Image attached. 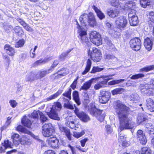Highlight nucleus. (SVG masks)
I'll return each instance as SVG.
<instances>
[{"mask_svg":"<svg viewBox=\"0 0 154 154\" xmlns=\"http://www.w3.org/2000/svg\"><path fill=\"white\" fill-rule=\"evenodd\" d=\"M116 112L118 115L119 122V128L121 131L124 129L132 130L135 129L136 125L128 117L129 108L119 101H117L114 106Z\"/></svg>","mask_w":154,"mask_h":154,"instance_id":"obj_1","label":"nucleus"},{"mask_svg":"<svg viewBox=\"0 0 154 154\" xmlns=\"http://www.w3.org/2000/svg\"><path fill=\"white\" fill-rule=\"evenodd\" d=\"M88 110L92 116L96 117L100 122L104 120L105 114L104 113L101 114L102 111L97 109L95 103H90L88 106Z\"/></svg>","mask_w":154,"mask_h":154,"instance_id":"obj_2","label":"nucleus"},{"mask_svg":"<svg viewBox=\"0 0 154 154\" xmlns=\"http://www.w3.org/2000/svg\"><path fill=\"white\" fill-rule=\"evenodd\" d=\"M77 25V28L78 29V33L79 34V37L80 39V41L83 44L88 46L89 45V42L88 38L87 36L86 30L80 26L77 20H75Z\"/></svg>","mask_w":154,"mask_h":154,"instance_id":"obj_3","label":"nucleus"},{"mask_svg":"<svg viewBox=\"0 0 154 154\" xmlns=\"http://www.w3.org/2000/svg\"><path fill=\"white\" fill-rule=\"evenodd\" d=\"M62 108L61 104L59 102L54 103L50 112H48V115L51 119L59 120L60 119L58 117V112Z\"/></svg>","mask_w":154,"mask_h":154,"instance_id":"obj_4","label":"nucleus"},{"mask_svg":"<svg viewBox=\"0 0 154 154\" xmlns=\"http://www.w3.org/2000/svg\"><path fill=\"white\" fill-rule=\"evenodd\" d=\"M88 54L90 55L92 60L94 62H99L101 59V53L100 51L96 48H93L91 50L89 49Z\"/></svg>","mask_w":154,"mask_h":154,"instance_id":"obj_5","label":"nucleus"},{"mask_svg":"<svg viewBox=\"0 0 154 154\" xmlns=\"http://www.w3.org/2000/svg\"><path fill=\"white\" fill-rule=\"evenodd\" d=\"M42 133L46 137H52L53 133L52 125L51 123L45 124L42 127Z\"/></svg>","mask_w":154,"mask_h":154,"instance_id":"obj_6","label":"nucleus"},{"mask_svg":"<svg viewBox=\"0 0 154 154\" xmlns=\"http://www.w3.org/2000/svg\"><path fill=\"white\" fill-rule=\"evenodd\" d=\"M75 108L74 112L82 122H86L90 121V118L88 115L83 111H80L79 109L74 105Z\"/></svg>","mask_w":154,"mask_h":154,"instance_id":"obj_7","label":"nucleus"},{"mask_svg":"<svg viewBox=\"0 0 154 154\" xmlns=\"http://www.w3.org/2000/svg\"><path fill=\"white\" fill-rule=\"evenodd\" d=\"M72 117L71 116H68L66 118V120L68 121L66 123L67 125H68L71 128L76 130L80 127L79 124V119H74L73 120Z\"/></svg>","mask_w":154,"mask_h":154,"instance_id":"obj_8","label":"nucleus"},{"mask_svg":"<svg viewBox=\"0 0 154 154\" xmlns=\"http://www.w3.org/2000/svg\"><path fill=\"white\" fill-rule=\"evenodd\" d=\"M130 47L135 51H137L140 48L141 42L138 38H135L131 39L130 42Z\"/></svg>","mask_w":154,"mask_h":154,"instance_id":"obj_9","label":"nucleus"},{"mask_svg":"<svg viewBox=\"0 0 154 154\" xmlns=\"http://www.w3.org/2000/svg\"><path fill=\"white\" fill-rule=\"evenodd\" d=\"M110 98L109 93L108 92L101 91L99 96V101L100 103L105 104L109 101Z\"/></svg>","mask_w":154,"mask_h":154,"instance_id":"obj_10","label":"nucleus"},{"mask_svg":"<svg viewBox=\"0 0 154 154\" xmlns=\"http://www.w3.org/2000/svg\"><path fill=\"white\" fill-rule=\"evenodd\" d=\"M125 10L129 11V13H135L136 11L135 9L136 8L135 3L132 1L127 2L123 7Z\"/></svg>","mask_w":154,"mask_h":154,"instance_id":"obj_11","label":"nucleus"},{"mask_svg":"<svg viewBox=\"0 0 154 154\" xmlns=\"http://www.w3.org/2000/svg\"><path fill=\"white\" fill-rule=\"evenodd\" d=\"M116 25L121 29L126 27L127 23V20L124 17H120L116 21Z\"/></svg>","mask_w":154,"mask_h":154,"instance_id":"obj_12","label":"nucleus"},{"mask_svg":"<svg viewBox=\"0 0 154 154\" xmlns=\"http://www.w3.org/2000/svg\"><path fill=\"white\" fill-rule=\"evenodd\" d=\"M141 91L144 94L148 95H151L154 93V88L152 85L146 84L141 89Z\"/></svg>","mask_w":154,"mask_h":154,"instance_id":"obj_13","label":"nucleus"},{"mask_svg":"<svg viewBox=\"0 0 154 154\" xmlns=\"http://www.w3.org/2000/svg\"><path fill=\"white\" fill-rule=\"evenodd\" d=\"M110 79L108 77H105L101 80L96 84L94 86V88L96 90H98L106 86V84Z\"/></svg>","mask_w":154,"mask_h":154,"instance_id":"obj_14","label":"nucleus"},{"mask_svg":"<svg viewBox=\"0 0 154 154\" xmlns=\"http://www.w3.org/2000/svg\"><path fill=\"white\" fill-rule=\"evenodd\" d=\"M137 137L141 144L143 145L146 144L147 140L145 135L142 130H139L137 131Z\"/></svg>","mask_w":154,"mask_h":154,"instance_id":"obj_15","label":"nucleus"},{"mask_svg":"<svg viewBox=\"0 0 154 154\" xmlns=\"http://www.w3.org/2000/svg\"><path fill=\"white\" fill-rule=\"evenodd\" d=\"M133 14H135V13H131L128 14L129 21L131 26H136L139 23L138 17L137 16L132 15Z\"/></svg>","mask_w":154,"mask_h":154,"instance_id":"obj_16","label":"nucleus"},{"mask_svg":"<svg viewBox=\"0 0 154 154\" xmlns=\"http://www.w3.org/2000/svg\"><path fill=\"white\" fill-rule=\"evenodd\" d=\"M46 143L53 148H55L58 146V140L55 137H51L46 141Z\"/></svg>","mask_w":154,"mask_h":154,"instance_id":"obj_17","label":"nucleus"},{"mask_svg":"<svg viewBox=\"0 0 154 154\" xmlns=\"http://www.w3.org/2000/svg\"><path fill=\"white\" fill-rule=\"evenodd\" d=\"M37 72H31L28 73L26 76V80L27 82H32L38 79Z\"/></svg>","mask_w":154,"mask_h":154,"instance_id":"obj_18","label":"nucleus"},{"mask_svg":"<svg viewBox=\"0 0 154 154\" xmlns=\"http://www.w3.org/2000/svg\"><path fill=\"white\" fill-rule=\"evenodd\" d=\"M89 14H88L85 13L81 15L79 18V21L82 25L83 27V26H86L88 23L89 20Z\"/></svg>","mask_w":154,"mask_h":154,"instance_id":"obj_19","label":"nucleus"},{"mask_svg":"<svg viewBox=\"0 0 154 154\" xmlns=\"http://www.w3.org/2000/svg\"><path fill=\"white\" fill-rule=\"evenodd\" d=\"M120 12L118 9H108L107 11V14L111 17L115 18L118 16Z\"/></svg>","mask_w":154,"mask_h":154,"instance_id":"obj_20","label":"nucleus"},{"mask_svg":"<svg viewBox=\"0 0 154 154\" xmlns=\"http://www.w3.org/2000/svg\"><path fill=\"white\" fill-rule=\"evenodd\" d=\"M11 143L9 140H5L4 142L2 143L0 146V153H2L5 152V150L8 148H11Z\"/></svg>","mask_w":154,"mask_h":154,"instance_id":"obj_21","label":"nucleus"},{"mask_svg":"<svg viewBox=\"0 0 154 154\" xmlns=\"http://www.w3.org/2000/svg\"><path fill=\"white\" fill-rule=\"evenodd\" d=\"M119 143L123 146H128L129 145V142L126 140V137H125L124 135L120 134L118 138Z\"/></svg>","mask_w":154,"mask_h":154,"instance_id":"obj_22","label":"nucleus"},{"mask_svg":"<svg viewBox=\"0 0 154 154\" xmlns=\"http://www.w3.org/2000/svg\"><path fill=\"white\" fill-rule=\"evenodd\" d=\"M98 79V78H93L88 81L85 82L83 85L81 87L80 90L81 89L85 90H87L90 87L92 83L93 82H95V81L97 80Z\"/></svg>","mask_w":154,"mask_h":154,"instance_id":"obj_23","label":"nucleus"},{"mask_svg":"<svg viewBox=\"0 0 154 154\" xmlns=\"http://www.w3.org/2000/svg\"><path fill=\"white\" fill-rule=\"evenodd\" d=\"M146 106L147 109L150 111H154V101L151 98L146 100Z\"/></svg>","mask_w":154,"mask_h":154,"instance_id":"obj_24","label":"nucleus"},{"mask_svg":"<svg viewBox=\"0 0 154 154\" xmlns=\"http://www.w3.org/2000/svg\"><path fill=\"white\" fill-rule=\"evenodd\" d=\"M59 128L61 131L63 132L65 134L66 136L69 140H72L71 134L69 129L66 127H63L61 125H59Z\"/></svg>","mask_w":154,"mask_h":154,"instance_id":"obj_25","label":"nucleus"},{"mask_svg":"<svg viewBox=\"0 0 154 154\" xmlns=\"http://www.w3.org/2000/svg\"><path fill=\"white\" fill-rule=\"evenodd\" d=\"M144 45L148 51H150L152 49V40L148 38H147L144 40Z\"/></svg>","mask_w":154,"mask_h":154,"instance_id":"obj_26","label":"nucleus"},{"mask_svg":"<svg viewBox=\"0 0 154 154\" xmlns=\"http://www.w3.org/2000/svg\"><path fill=\"white\" fill-rule=\"evenodd\" d=\"M87 24H88L92 27H94V25H96V20L92 13H89V20Z\"/></svg>","mask_w":154,"mask_h":154,"instance_id":"obj_27","label":"nucleus"},{"mask_svg":"<svg viewBox=\"0 0 154 154\" xmlns=\"http://www.w3.org/2000/svg\"><path fill=\"white\" fill-rule=\"evenodd\" d=\"M92 8L95 11L98 17L100 19L102 20L105 18V16L104 14L96 7L94 5H93L92 6Z\"/></svg>","mask_w":154,"mask_h":154,"instance_id":"obj_28","label":"nucleus"},{"mask_svg":"<svg viewBox=\"0 0 154 154\" xmlns=\"http://www.w3.org/2000/svg\"><path fill=\"white\" fill-rule=\"evenodd\" d=\"M5 49L6 51L7 54L11 56H13L15 54L14 49L10 45H6L5 46Z\"/></svg>","mask_w":154,"mask_h":154,"instance_id":"obj_29","label":"nucleus"},{"mask_svg":"<svg viewBox=\"0 0 154 154\" xmlns=\"http://www.w3.org/2000/svg\"><path fill=\"white\" fill-rule=\"evenodd\" d=\"M63 101L64 102L63 106L64 107L66 108L71 109H74V107L73 105L71 104L69 100L64 97L63 98Z\"/></svg>","mask_w":154,"mask_h":154,"instance_id":"obj_30","label":"nucleus"},{"mask_svg":"<svg viewBox=\"0 0 154 154\" xmlns=\"http://www.w3.org/2000/svg\"><path fill=\"white\" fill-rule=\"evenodd\" d=\"M52 72L51 69H49L46 70H43L40 71L39 72V75H38L37 73V77L38 79H42L47 74H49Z\"/></svg>","mask_w":154,"mask_h":154,"instance_id":"obj_31","label":"nucleus"},{"mask_svg":"<svg viewBox=\"0 0 154 154\" xmlns=\"http://www.w3.org/2000/svg\"><path fill=\"white\" fill-rule=\"evenodd\" d=\"M51 59V57H49L48 58H46L43 60H37L33 63V66H36L42 64H45L48 62Z\"/></svg>","mask_w":154,"mask_h":154,"instance_id":"obj_32","label":"nucleus"},{"mask_svg":"<svg viewBox=\"0 0 154 154\" xmlns=\"http://www.w3.org/2000/svg\"><path fill=\"white\" fill-rule=\"evenodd\" d=\"M21 122L24 126L28 128H30L32 123L29 119L26 116H25L23 118Z\"/></svg>","mask_w":154,"mask_h":154,"instance_id":"obj_33","label":"nucleus"},{"mask_svg":"<svg viewBox=\"0 0 154 154\" xmlns=\"http://www.w3.org/2000/svg\"><path fill=\"white\" fill-rule=\"evenodd\" d=\"M11 138L14 145H17L20 143V139H19V135L18 134L14 133L12 136Z\"/></svg>","mask_w":154,"mask_h":154,"instance_id":"obj_34","label":"nucleus"},{"mask_svg":"<svg viewBox=\"0 0 154 154\" xmlns=\"http://www.w3.org/2000/svg\"><path fill=\"white\" fill-rule=\"evenodd\" d=\"M72 96L73 99L77 105H80L81 103L79 100L78 92L76 91H74L72 93Z\"/></svg>","mask_w":154,"mask_h":154,"instance_id":"obj_35","label":"nucleus"},{"mask_svg":"<svg viewBox=\"0 0 154 154\" xmlns=\"http://www.w3.org/2000/svg\"><path fill=\"white\" fill-rule=\"evenodd\" d=\"M90 40L93 44L97 46L102 44V39L101 36L96 37Z\"/></svg>","mask_w":154,"mask_h":154,"instance_id":"obj_36","label":"nucleus"},{"mask_svg":"<svg viewBox=\"0 0 154 154\" xmlns=\"http://www.w3.org/2000/svg\"><path fill=\"white\" fill-rule=\"evenodd\" d=\"M147 119V118L143 114H140L138 115L137 118V122L138 124Z\"/></svg>","mask_w":154,"mask_h":154,"instance_id":"obj_37","label":"nucleus"},{"mask_svg":"<svg viewBox=\"0 0 154 154\" xmlns=\"http://www.w3.org/2000/svg\"><path fill=\"white\" fill-rule=\"evenodd\" d=\"M129 99L130 100L134 102L137 103L139 101L140 98L137 94H132L129 97Z\"/></svg>","mask_w":154,"mask_h":154,"instance_id":"obj_38","label":"nucleus"},{"mask_svg":"<svg viewBox=\"0 0 154 154\" xmlns=\"http://www.w3.org/2000/svg\"><path fill=\"white\" fill-rule=\"evenodd\" d=\"M91 60L89 59H88L87 61V64L86 68L85 70L82 72V74L85 75L89 71L91 68Z\"/></svg>","mask_w":154,"mask_h":154,"instance_id":"obj_39","label":"nucleus"},{"mask_svg":"<svg viewBox=\"0 0 154 154\" xmlns=\"http://www.w3.org/2000/svg\"><path fill=\"white\" fill-rule=\"evenodd\" d=\"M62 91L61 90H58L56 93L50 96L47 98L45 101H48L50 100L54 99L57 98L62 92Z\"/></svg>","mask_w":154,"mask_h":154,"instance_id":"obj_40","label":"nucleus"},{"mask_svg":"<svg viewBox=\"0 0 154 154\" xmlns=\"http://www.w3.org/2000/svg\"><path fill=\"white\" fill-rule=\"evenodd\" d=\"M111 5L117 8H120L121 9L124 8L122 5L119 2L118 0H113L111 2Z\"/></svg>","mask_w":154,"mask_h":154,"instance_id":"obj_41","label":"nucleus"},{"mask_svg":"<svg viewBox=\"0 0 154 154\" xmlns=\"http://www.w3.org/2000/svg\"><path fill=\"white\" fill-rule=\"evenodd\" d=\"M124 91V89L123 88H116L112 91L111 92L113 95L117 94H122Z\"/></svg>","mask_w":154,"mask_h":154,"instance_id":"obj_42","label":"nucleus"},{"mask_svg":"<svg viewBox=\"0 0 154 154\" xmlns=\"http://www.w3.org/2000/svg\"><path fill=\"white\" fill-rule=\"evenodd\" d=\"M20 143L22 145L28 144L30 142V140L26 137V136H23L20 140Z\"/></svg>","mask_w":154,"mask_h":154,"instance_id":"obj_43","label":"nucleus"},{"mask_svg":"<svg viewBox=\"0 0 154 154\" xmlns=\"http://www.w3.org/2000/svg\"><path fill=\"white\" fill-rule=\"evenodd\" d=\"M151 0H140V4L141 6L144 8H146L147 6L150 4Z\"/></svg>","mask_w":154,"mask_h":154,"instance_id":"obj_44","label":"nucleus"},{"mask_svg":"<svg viewBox=\"0 0 154 154\" xmlns=\"http://www.w3.org/2000/svg\"><path fill=\"white\" fill-rule=\"evenodd\" d=\"M41 112L39 111H36L34 110L32 113L29 116V117L31 119L32 118L34 119H38V114H39V112Z\"/></svg>","mask_w":154,"mask_h":154,"instance_id":"obj_45","label":"nucleus"},{"mask_svg":"<svg viewBox=\"0 0 154 154\" xmlns=\"http://www.w3.org/2000/svg\"><path fill=\"white\" fill-rule=\"evenodd\" d=\"M101 36L100 34L96 31H93L91 32L90 34V40L95 38L96 37Z\"/></svg>","mask_w":154,"mask_h":154,"instance_id":"obj_46","label":"nucleus"},{"mask_svg":"<svg viewBox=\"0 0 154 154\" xmlns=\"http://www.w3.org/2000/svg\"><path fill=\"white\" fill-rule=\"evenodd\" d=\"M39 115L40 116L39 120L41 122L44 123L48 120L46 116L42 112H39Z\"/></svg>","mask_w":154,"mask_h":154,"instance_id":"obj_47","label":"nucleus"},{"mask_svg":"<svg viewBox=\"0 0 154 154\" xmlns=\"http://www.w3.org/2000/svg\"><path fill=\"white\" fill-rule=\"evenodd\" d=\"M14 30L15 33L19 36H21L23 33L22 28L19 26H16L14 28Z\"/></svg>","mask_w":154,"mask_h":154,"instance_id":"obj_48","label":"nucleus"},{"mask_svg":"<svg viewBox=\"0 0 154 154\" xmlns=\"http://www.w3.org/2000/svg\"><path fill=\"white\" fill-rule=\"evenodd\" d=\"M142 154H151L152 151L148 147H143L141 150Z\"/></svg>","mask_w":154,"mask_h":154,"instance_id":"obj_49","label":"nucleus"},{"mask_svg":"<svg viewBox=\"0 0 154 154\" xmlns=\"http://www.w3.org/2000/svg\"><path fill=\"white\" fill-rule=\"evenodd\" d=\"M29 133L30 134V135H31V136L32 137H33L34 138L37 139V140H38L40 142H41V146H47L46 143H45V142H44L43 141L39 139H38V136H35L33 133H32L30 132H29Z\"/></svg>","mask_w":154,"mask_h":154,"instance_id":"obj_50","label":"nucleus"},{"mask_svg":"<svg viewBox=\"0 0 154 154\" xmlns=\"http://www.w3.org/2000/svg\"><path fill=\"white\" fill-rule=\"evenodd\" d=\"M83 97L84 102L85 103L87 104L90 102L88 95L86 92H85L83 93Z\"/></svg>","mask_w":154,"mask_h":154,"instance_id":"obj_51","label":"nucleus"},{"mask_svg":"<svg viewBox=\"0 0 154 154\" xmlns=\"http://www.w3.org/2000/svg\"><path fill=\"white\" fill-rule=\"evenodd\" d=\"M4 28L5 31L7 32H11L13 28V27L12 26L8 24H4Z\"/></svg>","mask_w":154,"mask_h":154,"instance_id":"obj_52","label":"nucleus"},{"mask_svg":"<svg viewBox=\"0 0 154 154\" xmlns=\"http://www.w3.org/2000/svg\"><path fill=\"white\" fill-rule=\"evenodd\" d=\"M71 89L70 88L68 91L64 93L63 95V96L66 97L67 99L70 100L71 99Z\"/></svg>","mask_w":154,"mask_h":154,"instance_id":"obj_53","label":"nucleus"},{"mask_svg":"<svg viewBox=\"0 0 154 154\" xmlns=\"http://www.w3.org/2000/svg\"><path fill=\"white\" fill-rule=\"evenodd\" d=\"M85 133V132L83 131L80 132H73V136L74 137L78 138L82 137L84 134Z\"/></svg>","mask_w":154,"mask_h":154,"instance_id":"obj_54","label":"nucleus"},{"mask_svg":"<svg viewBox=\"0 0 154 154\" xmlns=\"http://www.w3.org/2000/svg\"><path fill=\"white\" fill-rule=\"evenodd\" d=\"M16 129L17 131H20L24 133H27L29 132L25 128H24L23 126L20 125L18 126Z\"/></svg>","mask_w":154,"mask_h":154,"instance_id":"obj_55","label":"nucleus"},{"mask_svg":"<svg viewBox=\"0 0 154 154\" xmlns=\"http://www.w3.org/2000/svg\"><path fill=\"white\" fill-rule=\"evenodd\" d=\"M154 66L153 65L148 66L140 69V71H148L154 69Z\"/></svg>","mask_w":154,"mask_h":154,"instance_id":"obj_56","label":"nucleus"},{"mask_svg":"<svg viewBox=\"0 0 154 154\" xmlns=\"http://www.w3.org/2000/svg\"><path fill=\"white\" fill-rule=\"evenodd\" d=\"M105 59L107 60H111L113 62L117 61V59L113 55H111L110 54H107L106 56Z\"/></svg>","mask_w":154,"mask_h":154,"instance_id":"obj_57","label":"nucleus"},{"mask_svg":"<svg viewBox=\"0 0 154 154\" xmlns=\"http://www.w3.org/2000/svg\"><path fill=\"white\" fill-rule=\"evenodd\" d=\"M144 75L142 73H140L132 75L131 77V78L133 79H136L139 78H142L143 77Z\"/></svg>","mask_w":154,"mask_h":154,"instance_id":"obj_58","label":"nucleus"},{"mask_svg":"<svg viewBox=\"0 0 154 154\" xmlns=\"http://www.w3.org/2000/svg\"><path fill=\"white\" fill-rule=\"evenodd\" d=\"M124 79H121L118 80H114L110 82L109 84L110 85H114L118 84L119 83L122 82L124 81Z\"/></svg>","mask_w":154,"mask_h":154,"instance_id":"obj_59","label":"nucleus"},{"mask_svg":"<svg viewBox=\"0 0 154 154\" xmlns=\"http://www.w3.org/2000/svg\"><path fill=\"white\" fill-rule=\"evenodd\" d=\"M103 68H100L98 66L94 67L91 71V73H94L97 72H100L103 70Z\"/></svg>","mask_w":154,"mask_h":154,"instance_id":"obj_60","label":"nucleus"},{"mask_svg":"<svg viewBox=\"0 0 154 154\" xmlns=\"http://www.w3.org/2000/svg\"><path fill=\"white\" fill-rule=\"evenodd\" d=\"M24 41L23 40H20L15 45V47L16 48L21 47L23 46L24 43Z\"/></svg>","mask_w":154,"mask_h":154,"instance_id":"obj_61","label":"nucleus"},{"mask_svg":"<svg viewBox=\"0 0 154 154\" xmlns=\"http://www.w3.org/2000/svg\"><path fill=\"white\" fill-rule=\"evenodd\" d=\"M147 14L150 19L154 20V11L149 12L147 13Z\"/></svg>","mask_w":154,"mask_h":154,"instance_id":"obj_62","label":"nucleus"},{"mask_svg":"<svg viewBox=\"0 0 154 154\" xmlns=\"http://www.w3.org/2000/svg\"><path fill=\"white\" fill-rule=\"evenodd\" d=\"M146 131L150 135L154 134V127H152V128H149L146 130Z\"/></svg>","mask_w":154,"mask_h":154,"instance_id":"obj_63","label":"nucleus"},{"mask_svg":"<svg viewBox=\"0 0 154 154\" xmlns=\"http://www.w3.org/2000/svg\"><path fill=\"white\" fill-rule=\"evenodd\" d=\"M9 103L11 106L13 108H15L17 106V103L14 100H11L9 101Z\"/></svg>","mask_w":154,"mask_h":154,"instance_id":"obj_64","label":"nucleus"}]
</instances>
